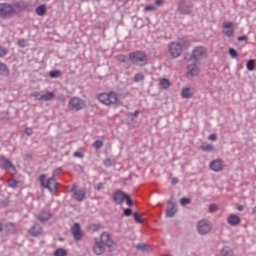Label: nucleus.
<instances>
[{"instance_id":"6e6552de","label":"nucleus","mask_w":256,"mask_h":256,"mask_svg":"<svg viewBox=\"0 0 256 256\" xmlns=\"http://www.w3.org/2000/svg\"><path fill=\"white\" fill-rule=\"evenodd\" d=\"M178 10L182 15H191L193 12V3L187 0H180L178 3Z\"/></svg>"},{"instance_id":"473e14b6","label":"nucleus","mask_w":256,"mask_h":256,"mask_svg":"<svg viewBox=\"0 0 256 256\" xmlns=\"http://www.w3.org/2000/svg\"><path fill=\"white\" fill-rule=\"evenodd\" d=\"M54 256H67V250L58 248L54 251Z\"/></svg>"},{"instance_id":"9b49d317","label":"nucleus","mask_w":256,"mask_h":256,"mask_svg":"<svg viewBox=\"0 0 256 256\" xmlns=\"http://www.w3.org/2000/svg\"><path fill=\"white\" fill-rule=\"evenodd\" d=\"M85 107V102L79 98H72L69 101V109L71 111H81Z\"/></svg>"},{"instance_id":"c9c22d12","label":"nucleus","mask_w":256,"mask_h":256,"mask_svg":"<svg viewBox=\"0 0 256 256\" xmlns=\"http://www.w3.org/2000/svg\"><path fill=\"white\" fill-rule=\"evenodd\" d=\"M32 97L35 99V101H43V94L41 92L32 93Z\"/></svg>"},{"instance_id":"2eb2a0df","label":"nucleus","mask_w":256,"mask_h":256,"mask_svg":"<svg viewBox=\"0 0 256 256\" xmlns=\"http://www.w3.org/2000/svg\"><path fill=\"white\" fill-rule=\"evenodd\" d=\"M126 197L127 194H125V192L118 190L113 195V201L116 205H123Z\"/></svg>"},{"instance_id":"5fc2aeb1","label":"nucleus","mask_w":256,"mask_h":256,"mask_svg":"<svg viewBox=\"0 0 256 256\" xmlns=\"http://www.w3.org/2000/svg\"><path fill=\"white\" fill-rule=\"evenodd\" d=\"M74 157H77L78 159H83V154L80 151L74 152Z\"/></svg>"},{"instance_id":"13d9d810","label":"nucleus","mask_w":256,"mask_h":256,"mask_svg":"<svg viewBox=\"0 0 256 256\" xmlns=\"http://www.w3.org/2000/svg\"><path fill=\"white\" fill-rule=\"evenodd\" d=\"M61 171H62L61 168H57V169L54 170L53 175H60Z\"/></svg>"},{"instance_id":"7c9ffc66","label":"nucleus","mask_w":256,"mask_h":256,"mask_svg":"<svg viewBox=\"0 0 256 256\" xmlns=\"http://www.w3.org/2000/svg\"><path fill=\"white\" fill-rule=\"evenodd\" d=\"M61 71L60 70H52L49 72V77H51V79H59V77H61Z\"/></svg>"},{"instance_id":"1a4fd4ad","label":"nucleus","mask_w":256,"mask_h":256,"mask_svg":"<svg viewBox=\"0 0 256 256\" xmlns=\"http://www.w3.org/2000/svg\"><path fill=\"white\" fill-rule=\"evenodd\" d=\"M194 61H200L203 57H207V49L203 46H197L192 51Z\"/></svg>"},{"instance_id":"a211bd4d","label":"nucleus","mask_w":256,"mask_h":256,"mask_svg":"<svg viewBox=\"0 0 256 256\" xmlns=\"http://www.w3.org/2000/svg\"><path fill=\"white\" fill-rule=\"evenodd\" d=\"M42 231H43V228L41 227V225L38 223H35L29 230V235H31V237H39Z\"/></svg>"},{"instance_id":"49530a36","label":"nucleus","mask_w":256,"mask_h":256,"mask_svg":"<svg viewBox=\"0 0 256 256\" xmlns=\"http://www.w3.org/2000/svg\"><path fill=\"white\" fill-rule=\"evenodd\" d=\"M189 203H191V199L189 198H181L180 200V204L182 205V207H185V205H189Z\"/></svg>"},{"instance_id":"f3484780","label":"nucleus","mask_w":256,"mask_h":256,"mask_svg":"<svg viewBox=\"0 0 256 256\" xmlns=\"http://www.w3.org/2000/svg\"><path fill=\"white\" fill-rule=\"evenodd\" d=\"M100 243L102 245H106V247H113V240L111 239V235L108 232H103L100 236Z\"/></svg>"},{"instance_id":"ddd939ff","label":"nucleus","mask_w":256,"mask_h":256,"mask_svg":"<svg viewBox=\"0 0 256 256\" xmlns=\"http://www.w3.org/2000/svg\"><path fill=\"white\" fill-rule=\"evenodd\" d=\"M72 235L75 241H81L83 239V232L81 231V224L75 223L72 226Z\"/></svg>"},{"instance_id":"20e7f679","label":"nucleus","mask_w":256,"mask_h":256,"mask_svg":"<svg viewBox=\"0 0 256 256\" xmlns=\"http://www.w3.org/2000/svg\"><path fill=\"white\" fill-rule=\"evenodd\" d=\"M98 101L102 103V105H117L119 95L115 92L101 93L98 95Z\"/></svg>"},{"instance_id":"bf43d9fd","label":"nucleus","mask_w":256,"mask_h":256,"mask_svg":"<svg viewBox=\"0 0 256 256\" xmlns=\"http://www.w3.org/2000/svg\"><path fill=\"white\" fill-rule=\"evenodd\" d=\"M238 41H247V36H245V35L239 36Z\"/></svg>"},{"instance_id":"2f4dec72","label":"nucleus","mask_w":256,"mask_h":256,"mask_svg":"<svg viewBox=\"0 0 256 256\" xmlns=\"http://www.w3.org/2000/svg\"><path fill=\"white\" fill-rule=\"evenodd\" d=\"M246 69L248 71H255V60L253 59L248 60L246 63Z\"/></svg>"},{"instance_id":"c03bdc74","label":"nucleus","mask_w":256,"mask_h":256,"mask_svg":"<svg viewBox=\"0 0 256 256\" xmlns=\"http://www.w3.org/2000/svg\"><path fill=\"white\" fill-rule=\"evenodd\" d=\"M124 201H126L128 207H133V200L131 199V196L129 194H126V198H124Z\"/></svg>"},{"instance_id":"39448f33","label":"nucleus","mask_w":256,"mask_h":256,"mask_svg":"<svg viewBox=\"0 0 256 256\" xmlns=\"http://www.w3.org/2000/svg\"><path fill=\"white\" fill-rule=\"evenodd\" d=\"M15 16V7L9 3H0V18L13 19Z\"/></svg>"},{"instance_id":"09e8293b","label":"nucleus","mask_w":256,"mask_h":256,"mask_svg":"<svg viewBox=\"0 0 256 256\" xmlns=\"http://www.w3.org/2000/svg\"><path fill=\"white\" fill-rule=\"evenodd\" d=\"M133 217H134V221H135L136 223H143V220L141 219V215H139V213L135 212V213L133 214Z\"/></svg>"},{"instance_id":"423d86ee","label":"nucleus","mask_w":256,"mask_h":256,"mask_svg":"<svg viewBox=\"0 0 256 256\" xmlns=\"http://www.w3.org/2000/svg\"><path fill=\"white\" fill-rule=\"evenodd\" d=\"M76 187L77 185L73 184L69 190V193H72V199L74 201H78V203H82V201H85L87 190H85V188L76 189Z\"/></svg>"},{"instance_id":"de8ad7c7","label":"nucleus","mask_w":256,"mask_h":256,"mask_svg":"<svg viewBox=\"0 0 256 256\" xmlns=\"http://www.w3.org/2000/svg\"><path fill=\"white\" fill-rule=\"evenodd\" d=\"M7 53H8L7 48L0 46V58L7 56Z\"/></svg>"},{"instance_id":"e2e57ef3","label":"nucleus","mask_w":256,"mask_h":256,"mask_svg":"<svg viewBox=\"0 0 256 256\" xmlns=\"http://www.w3.org/2000/svg\"><path fill=\"white\" fill-rule=\"evenodd\" d=\"M172 183H173V185H175L176 183H179V179L173 178V179H172Z\"/></svg>"},{"instance_id":"774afa93","label":"nucleus","mask_w":256,"mask_h":256,"mask_svg":"<svg viewBox=\"0 0 256 256\" xmlns=\"http://www.w3.org/2000/svg\"><path fill=\"white\" fill-rule=\"evenodd\" d=\"M253 213H256V206L253 208Z\"/></svg>"},{"instance_id":"cd10ccee","label":"nucleus","mask_w":256,"mask_h":256,"mask_svg":"<svg viewBox=\"0 0 256 256\" xmlns=\"http://www.w3.org/2000/svg\"><path fill=\"white\" fill-rule=\"evenodd\" d=\"M201 151H204V153H211L215 148L211 144H203L200 146Z\"/></svg>"},{"instance_id":"052dcab7","label":"nucleus","mask_w":256,"mask_h":256,"mask_svg":"<svg viewBox=\"0 0 256 256\" xmlns=\"http://www.w3.org/2000/svg\"><path fill=\"white\" fill-rule=\"evenodd\" d=\"M163 4V0H156L155 5L159 6Z\"/></svg>"},{"instance_id":"a18cd8bd","label":"nucleus","mask_w":256,"mask_h":256,"mask_svg":"<svg viewBox=\"0 0 256 256\" xmlns=\"http://www.w3.org/2000/svg\"><path fill=\"white\" fill-rule=\"evenodd\" d=\"M123 215L125 217H131V215H133V210L131 208H125L123 211Z\"/></svg>"},{"instance_id":"bb28decb","label":"nucleus","mask_w":256,"mask_h":256,"mask_svg":"<svg viewBox=\"0 0 256 256\" xmlns=\"http://www.w3.org/2000/svg\"><path fill=\"white\" fill-rule=\"evenodd\" d=\"M55 99V92H46L42 94V101H52Z\"/></svg>"},{"instance_id":"b1692460","label":"nucleus","mask_w":256,"mask_h":256,"mask_svg":"<svg viewBox=\"0 0 256 256\" xmlns=\"http://www.w3.org/2000/svg\"><path fill=\"white\" fill-rule=\"evenodd\" d=\"M9 67L5 65V63L0 62V75L2 77H9Z\"/></svg>"},{"instance_id":"a19ab883","label":"nucleus","mask_w":256,"mask_h":256,"mask_svg":"<svg viewBox=\"0 0 256 256\" xmlns=\"http://www.w3.org/2000/svg\"><path fill=\"white\" fill-rule=\"evenodd\" d=\"M18 181L15 179H10L8 180V187H11L12 189H15V187H17L18 185Z\"/></svg>"},{"instance_id":"a878e982","label":"nucleus","mask_w":256,"mask_h":256,"mask_svg":"<svg viewBox=\"0 0 256 256\" xmlns=\"http://www.w3.org/2000/svg\"><path fill=\"white\" fill-rule=\"evenodd\" d=\"M159 85H160V89H169V87H171V81H169V79L167 78H163L160 80L159 82Z\"/></svg>"},{"instance_id":"79ce46f5","label":"nucleus","mask_w":256,"mask_h":256,"mask_svg":"<svg viewBox=\"0 0 256 256\" xmlns=\"http://www.w3.org/2000/svg\"><path fill=\"white\" fill-rule=\"evenodd\" d=\"M92 146L94 147V149H101V147H103V141L101 140H96Z\"/></svg>"},{"instance_id":"680f3d73","label":"nucleus","mask_w":256,"mask_h":256,"mask_svg":"<svg viewBox=\"0 0 256 256\" xmlns=\"http://www.w3.org/2000/svg\"><path fill=\"white\" fill-rule=\"evenodd\" d=\"M237 209H238V211H243V209H245V206H243V205H238V206H237Z\"/></svg>"},{"instance_id":"5701e85b","label":"nucleus","mask_w":256,"mask_h":256,"mask_svg":"<svg viewBox=\"0 0 256 256\" xmlns=\"http://www.w3.org/2000/svg\"><path fill=\"white\" fill-rule=\"evenodd\" d=\"M188 75L195 76L199 73V66L194 62L187 66Z\"/></svg>"},{"instance_id":"aec40b11","label":"nucleus","mask_w":256,"mask_h":256,"mask_svg":"<svg viewBox=\"0 0 256 256\" xmlns=\"http://www.w3.org/2000/svg\"><path fill=\"white\" fill-rule=\"evenodd\" d=\"M93 252L95 253V255H103V253H105V244L97 241L95 242L94 246H93Z\"/></svg>"},{"instance_id":"72a5a7b5","label":"nucleus","mask_w":256,"mask_h":256,"mask_svg":"<svg viewBox=\"0 0 256 256\" xmlns=\"http://www.w3.org/2000/svg\"><path fill=\"white\" fill-rule=\"evenodd\" d=\"M0 118L4 121H9L11 119V116L9 115V111H2L0 112Z\"/></svg>"},{"instance_id":"dca6fc26","label":"nucleus","mask_w":256,"mask_h":256,"mask_svg":"<svg viewBox=\"0 0 256 256\" xmlns=\"http://www.w3.org/2000/svg\"><path fill=\"white\" fill-rule=\"evenodd\" d=\"M210 169H211V171H214L215 173H219V171H223V160L214 159L210 163Z\"/></svg>"},{"instance_id":"4c0bfd02","label":"nucleus","mask_w":256,"mask_h":256,"mask_svg":"<svg viewBox=\"0 0 256 256\" xmlns=\"http://www.w3.org/2000/svg\"><path fill=\"white\" fill-rule=\"evenodd\" d=\"M17 45L18 47H21L22 49H24V47H27L29 45V43L25 39H20L18 40Z\"/></svg>"},{"instance_id":"f03ea898","label":"nucleus","mask_w":256,"mask_h":256,"mask_svg":"<svg viewBox=\"0 0 256 256\" xmlns=\"http://www.w3.org/2000/svg\"><path fill=\"white\" fill-rule=\"evenodd\" d=\"M183 47H189V41L185 38L180 39L178 42H171L168 45L169 53L173 59L181 57Z\"/></svg>"},{"instance_id":"393cba45","label":"nucleus","mask_w":256,"mask_h":256,"mask_svg":"<svg viewBox=\"0 0 256 256\" xmlns=\"http://www.w3.org/2000/svg\"><path fill=\"white\" fill-rule=\"evenodd\" d=\"M35 13L38 15V17H43V15L47 13V6H45V4L38 6L35 10Z\"/></svg>"},{"instance_id":"4d7b16f0","label":"nucleus","mask_w":256,"mask_h":256,"mask_svg":"<svg viewBox=\"0 0 256 256\" xmlns=\"http://www.w3.org/2000/svg\"><path fill=\"white\" fill-rule=\"evenodd\" d=\"M118 59L121 63H125V61H127V57H125V55L118 56Z\"/></svg>"},{"instance_id":"6e6d98bb","label":"nucleus","mask_w":256,"mask_h":256,"mask_svg":"<svg viewBox=\"0 0 256 256\" xmlns=\"http://www.w3.org/2000/svg\"><path fill=\"white\" fill-rule=\"evenodd\" d=\"M208 139H209L210 141H217V134H210L209 137H208Z\"/></svg>"},{"instance_id":"412c9836","label":"nucleus","mask_w":256,"mask_h":256,"mask_svg":"<svg viewBox=\"0 0 256 256\" xmlns=\"http://www.w3.org/2000/svg\"><path fill=\"white\" fill-rule=\"evenodd\" d=\"M228 225H231L232 227H237L241 223V218L235 214H231L227 218Z\"/></svg>"},{"instance_id":"e433bc0d","label":"nucleus","mask_w":256,"mask_h":256,"mask_svg":"<svg viewBox=\"0 0 256 256\" xmlns=\"http://www.w3.org/2000/svg\"><path fill=\"white\" fill-rule=\"evenodd\" d=\"M228 53L233 59H237V57H239V53L234 48H230Z\"/></svg>"},{"instance_id":"603ef678","label":"nucleus","mask_w":256,"mask_h":256,"mask_svg":"<svg viewBox=\"0 0 256 256\" xmlns=\"http://www.w3.org/2000/svg\"><path fill=\"white\" fill-rule=\"evenodd\" d=\"M25 135H27L28 137H31V135H33V128L31 127H27L24 131Z\"/></svg>"},{"instance_id":"c756f323","label":"nucleus","mask_w":256,"mask_h":256,"mask_svg":"<svg viewBox=\"0 0 256 256\" xmlns=\"http://www.w3.org/2000/svg\"><path fill=\"white\" fill-rule=\"evenodd\" d=\"M141 81H145V75L139 72L134 75V83H141Z\"/></svg>"},{"instance_id":"0e129e2a","label":"nucleus","mask_w":256,"mask_h":256,"mask_svg":"<svg viewBox=\"0 0 256 256\" xmlns=\"http://www.w3.org/2000/svg\"><path fill=\"white\" fill-rule=\"evenodd\" d=\"M132 115H133L134 117H138V116H139L138 110H136L134 113H132Z\"/></svg>"},{"instance_id":"37998d69","label":"nucleus","mask_w":256,"mask_h":256,"mask_svg":"<svg viewBox=\"0 0 256 256\" xmlns=\"http://www.w3.org/2000/svg\"><path fill=\"white\" fill-rule=\"evenodd\" d=\"M89 231H92V233H95L96 231H99V225L98 224H90L88 226Z\"/></svg>"},{"instance_id":"864d4df0","label":"nucleus","mask_w":256,"mask_h":256,"mask_svg":"<svg viewBox=\"0 0 256 256\" xmlns=\"http://www.w3.org/2000/svg\"><path fill=\"white\" fill-rule=\"evenodd\" d=\"M144 10L148 11V12H153V11H155V6L147 5V6H145Z\"/></svg>"},{"instance_id":"4468645a","label":"nucleus","mask_w":256,"mask_h":256,"mask_svg":"<svg viewBox=\"0 0 256 256\" xmlns=\"http://www.w3.org/2000/svg\"><path fill=\"white\" fill-rule=\"evenodd\" d=\"M222 29H224L223 34L225 37H232L235 30L233 29V22L228 21L224 22L222 25Z\"/></svg>"},{"instance_id":"f8f14e48","label":"nucleus","mask_w":256,"mask_h":256,"mask_svg":"<svg viewBox=\"0 0 256 256\" xmlns=\"http://www.w3.org/2000/svg\"><path fill=\"white\" fill-rule=\"evenodd\" d=\"M0 164L6 171H15V165L4 155L0 156Z\"/></svg>"},{"instance_id":"338daca9","label":"nucleus","mask_w":256,"mask_h":256,"mask_svg":"<svg viewBox=\"0 0 256 256\" xmlns=\"http://www.w3.org/2000/svg\"><path fill=\"white\" fill-rule=\"evenodd\" d=\"M122 3H129V0H120Z\"/></svg>"},{"instance_id":"69168bd1","label":"nucleus","mask_w":256,"mask_h":256,"mask_svg":"<svg viewBox=\"0 0 256 256\" xmlns=\"http://www.w3.org/2000/svg\"><path fill=\"white\" fill-rule=\"evenodd\" d=\"M3 231V223L0 222V233Z\"/></svg>"},{"instance_id":"c85d7f7f","label":"nucleus","mask_w":256,"mask_h":256,"mask_svg":"<svg viewBox=\"0 0 256 256\" xmlns=\"http://www.w3.org/2000/svg\"><path fill=\"white\" fill-rule=\"evenodd\" d=\"M221 256H233V250L227 246H224L221 249Z\"/></svg>"},{"instance_id":"7ed1b4c3","label":"nucleus","mask_w":256,"mask_h":256,"mask_svg":"<svg viewBox=\"0 0 256 256\" xmlns=\"http://www.w3.org/2000/svg\"><path fill=\"white\" fill-rule=\"evenodd\" d=\"M38 181L41 184V187L48 189L50 193H55V191H57V179H55V177L47 179V175L42 174L39 176Z\"/></svg>"},{"instance_id":"0eeeda50","label":"nucleus","mask_w":256,"mask_h":256,"mask_svg":"<svg viewBox=\"0 0 256 256\" xmlns=\"http://www.w3.org/2000/svg\"><path fill=\"white\" fill-rule=\"evenodd\" d=\"M213 229V224L207 219H203L198 221L197 223V231L199 235H207Z\"/></svg>"},{"instance_id":"f257e3e1","label":"nucleus","mask_w":256,"mask_h":256,"mask_svg":"<svg viewBox=\"0 0 256 256\" xmlns=\"http://www.w3.org/2000/svg\"><path fill=\"white\" fill-rule=\"evenodd\" d=\"M129 61L137 67H145L149 63V57L144 51L137 50L129 54Z\"/></svg>"},{"instance_id":"f704fd0d","label":"nucleus","mask_w":256,"mask_h":256,"mask_svg":"<svg viewBox=\"0 0 256 256\" xmlns=\"http://www.w3.org/2000/svg\"><path fill=\"white\" fill-rule=\"evenodd\" d=\"M15 7H17V9H27V4L25 1H18L15 3Z\"/></svg>"},{"instance_id":"ea45409f","label":"nucleus","mask_w":256,"mask_h":256,"mask_svg":"<svg viewBox=\"0 0 256 256\" xmlns=\"http://www.w3.org/2000/svg\"><path fill=\"white\" fill-rule=\"evenodd\" d=\"M95 191H103L105 189V183L99 182L98 184L94 185Z\"/></svg>"},{"instance_id":"8fccbe9b","label":"nucleus","mask_w":256,"mask_h":256,"mask_svg":"<svg viewBox=\"0 0 256 256\" xmlns=\"http://www.w3.org/2000/svg\"><path fill=\"white\" fill-rule=\"evenodd\" d=\"M219 207L216 206V204H210L209 205V211L210 213H215L216 211H218Z\"/></svg>"},{"instance_id":"4be33fe9","label":"nucleus","mask_w":256,"mask_h":256,"mask_svg":"<svg viewBox=\"0 0 256 256\" xmlns=\"http://www.w3.org/2000/svg\"><path fill=\"white\" fill-rule=\"evenodd\" d=\"M182 99H191L193 95H195V92L193 91V88H183L181 91Z\"/></svg>"},{"instance_id":"3c124183","label":"nucleus","mask_w":256,"mask_h":256,"mask_svg":"<svg viewBox=\"0 0 256 256\" xmlns=\"http://www.w3.org/2000/svg\"><path fill=\"white\" fill-rule=\"evenodd\" d=\"M136 248L138 251H147V244H138Z\"/></svg>"},{"instance_id":"9d476101","label":"nucleus","mask_w":256,"mask_h":256,"mask_svg":"<svg viewBox=\"0 0 256 256\" xmlns=\"http://www.w3.org/2000/svg\"><path fill=\"white\" fill-rule=\"evenodd\" d=\"M166 217L173 218L177 215V203L173 201V197L167 202Z\"/></svg>"},{"instance_id":"58836bf2","label":"nucleus","mask_w":256,"mask_h":256,"mask_svg":"<svg viewBox=\"0 0 256 256\" xmlns=\"http://www.w3.org/2000/svg\"><path fill=\"white\" fill-rule=\"evenodd\" d=\"M103 163L106 167H113V165L115 164V160L107 158L106 160H104Z\"/></svg>"},{"instance_id":"6ab92c4d","label":"nucleus","mask_w":256,"mask_h":256,"mask_svg":"<svg viewBox=\"0 0 256 256\" xmlns=\"http://www.w3.org/2000/svg\"><path fill=\"white\" fill-rule=\"evenodd\" d=\"M53 215L50 212L42 211L38 214L37 219L40 223H47Z\"/></svg>"}]
</instances>
